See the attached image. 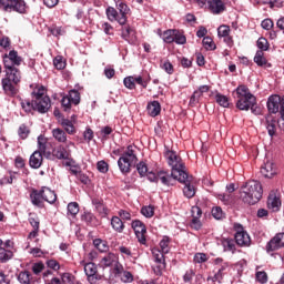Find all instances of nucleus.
Wrapping results in <instances>:
<instances>
[{"label":"nucleus","mask_w":284,"mask_h":284,"mask_svg":"<svg viewBox=\"0 0 284 284\" xmlns=\"http://www.w3.org/2000/svg\"><path fill=\"white\" fill-rule=\"evenodd\" d=\"M20 139H26L30 135V129L26 124H21L18 130Z\"/></svg>","instance_id":"09e8293b"},{"label":"nucleus","mask_w":284,"mask_h":284,"mask_svg":"<svg viewBox=\"0 0 284 284\" xmlns=\"http://www.w3.org/2000/svg\"><path fill=\"white\" fill-rule=\"evenodd\" d=\"M215 101L216 103H219V105H221L222 108H230V100L227 99V97L217 93L215 95Z\"/></svg>","instance_id":"58836bf2"},{"label":"nucleus","mask_w":284,"mask_h":284,"mask_svg":"<svg viewBox=\"0 0 284 284\" xmlns=\"http://www.w3.org/2000/svg\"><path fill=\"white\" fill-rule=\"evenodd\" d=\"M123 83H124L125 88H128L129 90H134V88H136V84L134 82V77L125 78Z\"/></svg>","instance_id":"6e6d98bb"},{"label":"nucleus","mask_w":284,"mask_h":284,"mask_svg":"<svg viewBox=\"0 0 284 284\" xmlns=\"http://www.w3.org/2000/svg\"><path fill=\"white\" fill-rule=\"evenodd\" d=\"M136 170H138L140 176H145V174H148V165H145V163H143V162H140L136 165Z\"/></svg>","instance_id":"e2e57ef3"},{"label":"nucleus","mask_w":284,"mask_h":284,"mask_svg":"<svg viewBox=\"0 0 284 284\" xmlns=\"http://www.w3.org/2000/svg\"><path fill=\"white\" fill-rule=\"evenodd\" d=\"M114 263H116V255L113 253L106 254L101 260V265H103V267H110V266L114 265Z\"/></svg>","instance_id":"cd10ccee"},{"label":"nucleus","mask_w":284,"mask_h":284,"mask_svg":"<svg viewBox=\"0 0 284 284\" xmlns=\"http://www.w3.org/2000/svg\"><path fill=\"white\" fill-rule=\"evenodd\" d=\"M174 41L179 44V45H184V43H186L187 39L185 38V36L180 34L175 31V36H174Z\"/></svg>","instance_id":"69168bd1"},{"label":"nucleus","mask_w":284,"mask_h":284,"mask_svg":"<svg viewBox=\"0 0 284 284\" xmlns=\"http://www.w3.org/2000/svg\"><path fill=\"white\" fill-rule=\"evenodd\" d=\"M6 70V78L2 79V89L3 92L8 97H14L17 92H19V89H17V85L21 83V71L17 69V67H9L4 68Z\"/></svg>","instance_id":"f03ea898"},{"label":"nucleus","mask_w":284,"mask_h":284,"mask_svg":"<svg viewBox=\"0 0 284 284\" xmlns=\"http://www.w3.org/2000/svg\"><path fill=\"white\" fill-rule=\"evenodd\" d=\"M250 242V234H247V232L237 231L235 233V243H237V245H240L241 247H243V245H248Z\"/></svg>","instance_id":"6ab92c4d"},{"label":"nucleus","mask_w":284,"mask_h":284,"mask_svg":"<svg viewBox=\"0 0 284 284\" xmlns=\"http://www.w3.org/2000/svg\"><path fill=\"white\" fill-rule=\"evenodd\" d=\"M136 154H134V146L129 145L118 160V166L122 174H130L132 165L136 163Z\"/></svg>","instance_id":"20e7f679"},{"label":"nucleus","mask_w":284,"mask_h":284,"mask_svg":"<svg viewBox=\"0 0 284 284\" xmlns=\"http://www.w3.org/2000/svg\"><path fill=\"white\" fill-rule=\"evenodd\" d=\"M68 99L71 100L74 105H79V103H81V93H79L77 90H71Z\"/></svg>","instance_id":"e433bc0d"},{"label":"nucleus","mask_w":284,"mask_h":284,"mask_svg":"<svg viewBox=\"0 0 284 284\" xmlns=\"http://www.w3.org/2000/svg\"><path fill=\"white\" fill-rule=\"evenodd\" d=\"M120 278L122 283H132V281H134V276H132V273L130 271L122 272Z\"/></svg>","instance_id":"8fccbe9b"},{"label":"nucleus","mask_w":284,"mask_h":284,"mask_svg":"<svg viewBox=\"0 0 284 284\" xmlns=\"http://www.w3.org/2000/svg\"><path fill=\"white\" fill-rule=\"evenodd\" d=\"M209 3V10L213 12V14H221L225 10V4L221 0H211Z\"/></svg>","instance_id":"a211bd4d"},{"label":"nucleus","mask_w":284,"mask_h":284,"mask_svg":"<svg viewBox=\"0 0 284 284\" xmlns=\"http://www.w3.org/2000/svg\"><path fill=\"white\" fill-rule=\"evenodd\" d=\"M158 181H161L163 185H174L173 181H179V179H174L172 173L169 174L165 171L158 172Z\"/></svg>","instance_id":"f3484780"},{"label":"nucleus","mask_w":284,"mask_h":284,"mask_svg":"<svg viewBox=\"0 0 284 284\" xmlns=\"http://www.w3.org/2000/svg\"><path fill=\"white\" fill-rule=\"evenodd\" d=\"M219 37H230V27L223 24L217 28Z\"/></svg>","instance_id":"5fc2aeb1"},{"label":"nucleus","mask_w":284,"mask_h":284,"mask_svg":"<svg viewBox=\"0 0 284 284\" xmlns=\"http://www.w3.org/2000/svg\"><path fill=\"white\" fill-rule=\"evenodd\" d=\"M118 10L120 12V19H119V24L120 26H125V23H128V11L130 9H128V4L125 3H119L118 4Z\"/></svg>","instance_id":"412c9836"},{"label":"nucleus","mask_w":284,"mask_h":284,"mask_svg":"<svg viewBox=\"0 0 284 284\" xmlns=\"http://www.w3.org/2000/svg\"><path fill=\"white\" fill-rule=\"evenodd\" d=\"M132 229L134 230L135 236L142 245H145V234L148 233V229H145V224L143 222L135 220L132 222Z\"/></svg>","instance_id":"9d476101"},{"label":"nucleus","mask_w":284,"mask_h":284,"mask_svg":"<svg viewBox=\"0 0 284 284\" xmlns=\"http://www.w3.org/2000/svg\"><path fill=\"white\" fill-rule=\"evenodd\" d=\"M240 199L247 205H256L263 199V185L256 180H251L241 186Z\"/></svg>","instance_id":"f257e3e1"},{"label":"nucleus","mask_w":284,"mask_h":284,"mask_svg":"<svg viewBox=\"0 0 284 284\" xmlns=\"http://www.w3.org/2000/svg\"><path fill=\"white\" fill-rule=\"evenodd\" d=\"M53 156H55V159L61 160V159H68L70 154L68 153V150H65V148L60 145L53 150Z\"/></svg>","instance_id":"72a5a7b5"},{"label":"nucleus","mask_w":284,"mask_h":284,"mask_svg":"<svg viewBox=\"0 0 284 284\" xmlns=\"http://www.w3.org/2000/svg\"><path fill=\"white\" fill-rule=\"evenodd\" d=\"M111 225L115 232H123L125 225L123 224V221L120 220L119 216H113L111 219Z\"/></svg>","instance_id":"473e14b6"},{"label":"nucleus","mask_w":284,"mask_h":284,"mask_svg":"<svg viewBox=\"0 0 284 284\" xmlns=\"http://www.w3.org/2000/svg\"><path fill=\"white\" fill-rule=\"evenodd\" d=\"M161 68L166 74H174V65L170 61L161 62Z\"/></svg>","instance_id":"de8ad7c7"},{"label":"nucleus","mask_w":284,"mask_h":284,"mask_svg":"<svg viewBox=\"0 0 284 284\" xmlns=\"http://www.w3.org/2000/svg\"><path fill=\"white\" fill-rule=\"evenodd\" d=\"M282 100L280 95H271L267 100V110L271 114H276L281 110Z\"/></svg>","instance_id":"f8f14e48"},{"label":"nucleus","mask_w":284,"mask_h":284,"mask_svg":"<svg viewBox=\"0 0 284 284\" xmlns=\"http://www.w3.org/2000/svg\"><path fill=\"white\" fill-rule=\"evenodd\" d=\"M20 105L27 114H30V112H32V110H34V101L33 100L31 102L30 100H23L20 98Z\"/></svg>","instance_id":"7c9ffc66"},{"label":"nucleus","mask_w":284,"mask_h":284,"mask_svg":"<svg viewBox=\"0 0 284 284\" xmlns=\"http://www.w3.org/2000/svg\"><path fill=\"white\" fill-rule=\"evenodd\" d=\"M40 192L42 193V199L47 203H57V193L54 191L50 190L48 186H43Z\"/></svg>","instance_id":"2eb2a0df"},{"label":"nucleus","mask_w":284,"mask_h":284,"mask_svg":"<svg viewBox=\"0 0 284 284\" xmlns=\"http://www.w3.org/2000/svg\"><path fill=\"white\" fill-rule=\"evenodd\" d=\"M256 281H258V283L265 284L267 282V273H265L264 271L257 272Z\"/></svg>","instance_id":"0e129e2a"},{"label":"nucleus","mask_w":284,"mask_h":284,"mask_svg":"<svg viewBox=\"0 0 284 284\" xmlns=\"http://www.w3.org/2000/svg\"><path fill=\"white\" fill-rule=\"evenodd\" d=\"M43 164V152L41 151H34L29 160V165L33 170H39L41 165Z\"/></svg>","instance_id":"4468645a"},{"label":"nucleus","mask_w":284,"mask_h":284,"mask_svg":"<svg viewBox=\"0 0 284 284\" xmlns=\"http://www.w3.org/2000/svg\"><path fill=\"white\" fill-rule=\"evenodd\" d=\"M45 138H43L42 135L38 136V145H39V151L38 152H42L43 154H45Z\"/></svg>","instance_id":"bf43d9fd"},{"label":"nucleus","mask_w":284,"mask_h":284,"mask_svg":"<svg viewBox=\"0 0 284 284\" xmlns=\"http://www.w3.org/2000/svg\"><path fill=\"white\" fill-rule=\"evenodd\" d=\"M179 183L184 184L183 194L186 199H192L196 194V189H194V176L184 173L179 175L178 178Z\"/></svg>","instance_id":"0eeeda50"},{"label":"nucleus","mask_w":284,"mask_h":284,"mask_svg":"<svg viewBox=\"0 0 284 284\" xmlns=\"http://www.w3.org/2000/svg\"><path fill=\"white\" fill-rule=\"evenodd\" d=\"M261 174L264 175L265 179H273L276 176V165L272 161H266L264 165L261 168Z\"/></svg>","instance_id":"ddd939ff"},{"label":"nucleus","mask_w":284,"mask_h":284,"mask_svg":"<svg viewBox=\"0 0 284 284\" xmlns=\"http://www.w3.org/2000/svg\"><path fill=\"white\" fill-rule=\"evenodd\" d=\"M176 34V30H166L162 34V39L164 43H174V37Z\"/></svg>","instance_id":"f704fd0d"},{"label":"nucleus","mask_w":284,"mask_h":284,"mask_svg":"<svg viewBox=\"0 0 284 284\" xmlns=\"http://www.w3.org/2000/svg\"><path fill=\"white\" fill-rule=\"evenodd\" d=\"M61 281L63 284H74V276L70 273H63Z\"/></svg>","instance_id":"13d9d810"},{"label":"nucleus","mask_w":284,"mask_h":284,"mask_svg":"<svg viewBox=\"0 0 284 284\" xmlns=\"http://www.w3.org/2000/svg\"><path fill=\"white\" fill-rule=\"evenodd\" d=\"M97 168L102 174H105V172H108V163L105 161H99Z\"/></svg>","instance_id":"774afa93"},{"label":"nucleus","mask_w":284,"mask_h":284,"mask_svg":"<svg viewBox=\"0 0 284 284\" xmlns=\"http://www.w3.org/2000/svg\"><path fill=\"white\" fill-rule=\"evenodd\" d=\"M254 62L260 67L266 65L267 60L265 59V53L263 51H257L254 57Z\"/></svg>","instance_id":"c9c22d12"},{"label":"nucleus","mask_w":284,"mask_h":284,"mask_svg":"<svg viewBox=\"0 0 284 284\" xmlns=\"http://www.w3.org/2000/svg\"><path fill=\"white\" fill-rule=\"evenodd\" d=\"M237 95L236 108L239 110H251L253 114H258L256 111V97L250 92V89L245 85H240L235 90Z\"/></svg>","instance_id":"7ed1b4c3"},{"label":"nucleus","mask_w":284,"mask_h":284,"mask_svg":"<svg viewBox=\"0 0 284 284\" xmlns=\"http://www.w3.org/2000/svg\"><path fill=\"white\" fill-rule=\"evenodd\" d=\"M14 256V253L10 250L0 248V263H8Z\"/></svg>","instance_id":"c756f323"},{"label":"nucleus","mask_w":284,"mask_h":284,"mask_svg":"<svg viewBox=\"0 0 284 284\" xmlns=\"http://www.w3.org/2000/svg\"><path fill=\"white\" fill-rule=\"evenodd\" d=\"M33 103L36 112H39L40 114H45V112L51 108L50 98H38L33 100Z\"/></svg>","instance_id":"9b49d317"},{"label":"nucleus","mask_w":284,"mask_h":284,"mask_svg":"<svg viewBox=\"0 0 284 284\" xmlns=\"http://www.w3.org/2000/svg\"><path fill=\"white\" fill-rule=\"evenodd\" d=\"M146 109L150 116H159V114H161V104L159 101L149 103Z\"/></svg>","instance_id":"b1692460"},{"label":"nucleus","mask_w":284,"mask_h":284,"mask_svg":"<svg viewBox=\"0 0 284 284\" xmlns=\"http://www.w3.org/2000/svg\"><path fill=\"white\" fill-rule=\"evenodd\" d=\"M152 254H153L156 263H165L164 254H166V253H163V251H160V250H153Z\"/></svg>","instance_id":"c03bdc74"},{"label":"nucleus","mask_w":284,"mask_h":284,"mask_svg":"<svg viewBox=\"0 0 284 284\" xmlns=\"http://www.w3.org/2000/svg\"><path fill=\"white\" fill-rule=\"evenodd\" d=\"M212 216L213 219L221 221V219H224L225 213H223V209H221L220 206H215L212 209Z\"/></svg>","instance_id":"a18cd8bd"},{"label":"nucleus","mask_w":284,"mask_h":284,"mask_svg":"<svg viewBox=\"0 0 284 284\" xmlns=\"http://www.w3.org/2000/svg\"><path fill=\"white\" fill-rule=\"evenodd\" d=\"M53 65L57 70H63V68H65V62H63V58L61 55H58L53 59Z\"/></svg>","instance_id":"603ef678"},{"label":"nucleus","mask_w":284,"mask_h":284,"mask_svg":"<svg viewBox=\"0 0 284 284\" xmlns=\"http://www.w3.org/2000/svg\"><path fill=\"white\" fill-rule=\"evenodd\" d=\"M106 17L109 21L114 22L116 21L119 23V20L121 19V14H119V11L114 9V7L106 8Z\"/></svg>","instance_id":"c85d7f7f"},{"label":"nucleus","mask_w":284,"mask_h":284,"mask_svg":"<svg viewBox=\"0 0 284 284\" xmlns=\"http://www.w3.org/2000/svg\"><path fill=\"white\" fill-rule=\"evenodd\" d=\"M267 207L272 212H278L281 210V199L274 194H270L267 199Z\"/></svg>","instance_id":"dca6fc26"},{"label":"nucleus","mask_w":284,"mask_h":284,"mask_svg":"<svg viewBox=\"0 0 284 284\" xmlns=\"http://www.w3.org/2000/svg\"><path fill=\"white\" fill-rule=\"evenodd\" d=\"M30 199L32 205H37L38 207H41V205H43V194L41 193V191L33 190L30 193Z\"/></svg>","instance_id":"4be33fe9"},{"label":"nucleus","mask_w":284,"mask_h":284,"mask_svg":"<svg viewBox=\"0 0 284 284\" xmlns=\"http://www.w3.org/2000/svg\"><path fill=\"white\" fill-rule=\"evenodd\" d=\"M52 136L58 141V143H65L68 141V135L65 134V131L63 129H53L52 130Z\"/></svg>","instance_id":"393cba45"},{"label":"nucleus","mask_w":284,"mask_h":284,"mask_svg":"<svg viewBox=\"0 0 284 284\" xmlns=\"http://www.w3.org/2000/svg\"><path fill=\"white\" fill-rule=\"evenodd\" d=\"M68 214H71V216H77L79 214V203L71 202L68 204Z\"/></svg>","instance_id":"79ce46f5"},{"label":"nucleus","mask_w":284,"mask_h":284,"mask_svg":"<svg viewBox=\"0 0 284 284\" xmlns=\"http://www.w3.org/2000/svg\"><path fill=\"white\" fill-rule=\"evenodd\" d=\"M190 227L196 231L201 230L203 227V222H201V217H192L190 222Z\"/></svg>","instance_id":"49530a36"},{"label":"nucleus","mask_w":284,"mask_h":284,"mask_svg":"<svg viewBox=\"0 0 284 284\" xmlns=\"http://www.w3.org/2000/svg\"><path fill=\"white\" fill-rule=\"evenodd\" d=\"M256 45L260 49L258 52H267V50H270V42H267V39L263 37L258 38Z\"/></svg>","instance_id":"4c0bfd02"},{"label":"nucleus","mask_w":284,"mask_h":284,"mask_svg":"<svg viewBox=\"0 0 284 284\" xmlns=\"http://www.w3.org/2000/svg\"><path fill=\"white\" fill-rule=\"evenodd\" d=\"M84 272L88 276L89 283L91 284H95L98 281H101V278H103V276L97 273V264L92 262L84 264Z\"/></svg>","instance_id":"1a4fd4ad"},{"label":"nucleus","mask_w":284,"mask_h":284,"mask_svg":"<svg viewBox=\"0 0 284 284\" xmlns=\"http://www.w3.org/2000/svg\"><path fill=\"white\" fill-rule=\"evenodd\" d=\"M276 125H278V121L274 116L267 115L266 116V130H267L270 136H274V134H276Z\"/></svg>","instance_id":"aec40b11"},{"label":"nucleus","mask_w":284,"mask_h":284,"mask_svg":"<svg viewBox=\"0 0 284 284\" xmlns=\"http://www.w3.org/2000/svg\"><path fill=\"white\" fill-rule=\"evenodd\" d=\"M23 59L19 57V53L14 50H11L9 54H6L3 58L4 68H17L21 65Z\"/></svg>","instance_id":"6e6552de"},{"label":"nucleus","mask_w":284,"mask_h":284,"mask_svg":"<svg viewBox=\"0 0 284 284\" xmlns=\"http://www.w3.org/2000/svg\"><path fill=\"white\" fill-rule=\"evenodd\" d=\"M45 268V265H43V263H34L32 265V272L33 274H41V272H43V270Z\"/></svg>","instance_id":"338daca9"},{"label":"nucleus","mask_w":284,"mask_h":284,"mask_svg":"<svg viewBox=\"0 0 284 284\" xmlns=\"http://www.w3.org/2000/svg\"><path fill=\"white\" fill-rule=\"evenodd\" d=\"M165 158L168 159L169 165L172 168L171 175L173 179H179V176L187 173L185 171V164L183 163V160H181V156L176 155V152L166 151Z\"/></svg>","instance_id":"39448f33"},{"label":"nucleus","mask_w":284,"mask_h":284,"mask_svg":"<svg viewBox=\"0 0 284 284\" xmlns=\"http://www.w3.org/2000/svg\"><path fill=\"white\" fill-rule=\"evenodd\" d=\"M0 10H3V12H19V14H24L26 1L24 0H0Z\"/></svg>","instance_id":"423d86ee"},{"label":"nucleus","mask_w":284,"mask_h":284,"mask_svg":"<svg viewBox=\"0 0 284 284\" xmlns=\"http://www.w3.org/2000/svg\"><path fill=\"white\" fill-rule=\"evenodd\" d=\"M191 216L192 219H201V216H203V211L199 206H192Z\"/></svg>","instance_id":"4d7b16f0"},{"label":"nucleus","mask_w":284,"mask_h":284,"mask_svg":"<svg viewBox=\"0 0 284 284\" xmlns=\"http://www.w3.org/2000/svg\"><path fill=\"white\" fill-rule=\"evenodd\" d=\"M32 276V274H30V272L28 271H22L19 273L18 275V281L22 284H30V277Z\"/></svg>","instance_id":"ea45409f"},{"label":"nucleus","mask_w":284,"mask_h":284,"mask_svg":"<svg viewBox=\"0 0 284 284\" xmlns=\"http://www.w3.org/2000/svg\"><path fill=\"white\" fill-rule=\"evenodd\" d=\"M61 125L67 134H77V128H74V121L62 119Z\"/></svg>","instance_id":"5701e85b"},{"label":"nucleus","mask_w":284,"mask_h":284,"mask_svg":"<svg viewBox=\"0 0 284 284\" xmlns=\"http://www.w3.org/2000/svg\"><path fill=\"white\" fill-rule=\"evenodd\" d=\"M281 247H284L283 244H281L277 235H275L266 245L267 252H276V250H281Z\"/></svg>","instance_id":"a878e982"},{"label":"nucleus","mask_w":284,"mask_h":284,"mask_svg":"<svg viewBox=\"0 0 284 284\" xmlns=\"http://www.w3.org/2000/svg\"><path fill=\"white\" fill-rule=\"evenodd\" d=\"M48 95H45V89L43 87L39 88L38 91L32 92V99H45Z\"/></svg>","instance_id":"3c124183"},{"label":"nucleus","mask_w":284,"mask_h":284,"mask_svg":"<svg viewBox=\"0 0 284 284\" xmlns=\"http://www.w3.org/2000/svg\"><path fill=\"white\" fill-rule=\"evenodd\" d=\"M141 214H143V216H145L146 219H152V216H154V206H143L141 209Z\"/></svg>","instance_id":"37998d69"},{"label":"nucleus","mask_w":284,"mask_h":284,"mask_svg":"<svg viewBox=\"0 0 284 284\" xmlns=\"http://www.w3.org/2000/svg\"><path fill=\"white\" fill-rule=\"evenodd\" d=\"M203 95L197 90L193 92L190 99V105H196L199 103V99H201Z\"/></svg>","instance_id":"680f3d73"},{"label":"nucleus","mask_w":284,"mask_h":284,"mask_svg":"<svg viewBox=\"0 0 284 284\" xmlns=\"http://www.w3.org/2000/svg\"><path fill=\"white\" fill-rule=\"evenodd\" d=\"M169 244H170V240H169L168 237H164V239L160 242L161 252H162L163 254H169V252H170Z\"/></svg>","instance_id":"864d4df0"},{"label":"nucleus","mask_w":284,"mask_h":284,"mask_svg":"<svg viewBox=\"0 0 284 284\" xmlns=\"http://www.w3.org/2000/svg\"><path fill=\"white\" fill-rule=\"evenodd\" d=\"M133 32L134 30L130 27L122 28V39H124V41H130V34Z\"/></svg>","instance_id":"052dcab7"},{"label":"nucleus","mask_w":284,"mask_h":284,"mask_svg":"<svg viewBox=\"0 0 284 284\" xmlns=\"http://www.w3.org/2000/svg\"><path fill=\"white\" fill-rule=\"evenodd\" d=\"M81 221L87 223V225H97V217L91 212H84L81 215Z\"/></svg>","instance_id":"2f4dec72"},{"label":"nucleus","mask_w":284,"mask_h":284,"mask_svg":"<svg viewBox=\"0 0 284 284\" xmlns=\"http://www.w3.org/2000/svg\"><path fill=\"white\" fill-rule=\"evenodd\" d=\"M222 246L224 247V252H236V241L232 239H223L222 240Z\"/></svg>","instance_id":"bb28decb"},{"label":"nucleus","mask_w":284,"mask_h":284,"mask_svg":"<svg viewBox=\"0 0 284 284\" xmlns=\"http://www.w3.org/2000/svg\"><path fill=\"white\" fill-rule=\"evenodd\" d=\"M202 43L205 50H216V44H214V40L210 37H204Z\"/></svg>","instance_id":"a19ab883"}]
</instances>
